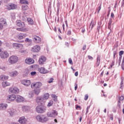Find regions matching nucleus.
I'll return each mask as SVG.
<instances>
[{
  "label": "nucleus",
  "mask_w": 124,
  "mask_h": 124,
  "mask_svg": "<svg viewBox=\"0 0 124 124\" xmlns=\"http://www.w3.org/2000/svg\"><path fill=\"white\" fill-rule=\"evenodd\" d=\"M87 57H88L89 60L93 61V57H92L91 56H90V55H88Z\"/></svg>",
  "instance_id": "864d4df0"
},
{
  "label": "nucleus",
  "mask_w": 124,
  "mask_h": 124,
  "mask_svg": "<svg viewBox=\"0 0 124 124\" xmlns=\"http://www.w3.org/2000/svg\"><path fill=\"white\" fill-rule=\"evenodd\" d=\"M8 112L9 113L10 116H13V115H14V110L13 109H10L8 110Z\"/></svg>",
  "instance_id": "58836bf2"
},
{
  "label": "nucleus",
  "mask_w": 124,
  "mask_h": 124,
  "mask_svg": "<svg viewBox=\"0 0 124 124\" xmlns=\"http://www.w3.org/2000/svg\"><path fill=\"white\" fill-rule=\"evenodd\" d=\"M22 84H23V85L24 86L29 87V86H30V85L31 84V80L28 79H24L22 81Z\"/></svg>",
  "instance_id": "9d476101"
},
{
  "label": "nucleus",
  "mask_w": 124,
  "mask_h": 124,
  "mask_svg": "<svg viewBox=\"0 0 124 124\" xmlns=\"http://www.w3.org/2000/svg\"><path fill=\"white\" fill-rule=\"evenodd\" d=\"M60 3H58L57 4V12H59V11H60Z\"/></svg>",
  "instance_id": "09e8293b"
},
{
  "label": "nucleus",
  "mask_w": 124,
  "mask_h": 124,
  "mask_svg": "<svg viewBox=\"0 0 124 124\" xmlns=\"http://www.w3.org/2000/svg\"><path fill=\"white\" fill-rule=\"evenodd\" d=\"M112 18H109V20L108 21V30H110L111 31V25H112Z\"/></svg>",
  "instance_id": "a878e982"
},
{
  "label": "nucleus",
  "mask_w": 124,
  "mask_h": 124,
  "mask_svg": "<svg viewBox=\"0 0 124 124\" xmlns=\"http://www.w3.org/2000/svg\"><path fill=\"white\" fill-rule=\"evenodd\" d=\"M20 2L22 4H28L29 3V2L27 0H20Z\"/></svg>",
  "instance_id": "2f4dec72"
},
{
  "label": "nucleus",
  "mask_w": 124,
  "mask_h": 124,
  "mask_svg": "<svg viewBox=\"0 0 124 124\" xmlns=\"http://www.w3.org/2000/svg\"><path fill=\"white\" fill-rule=\"evenodd\" d=\"M36 119L38 122H40V123H46V122H48V121H49L48 117L42 114L36 116Z\"/></svg>",
  "instance_id": "f257e3e1"
},
{
  "label": "nucleus",
  "mask_w": 124,
  "mask_h": 124,
  "mask_svg": "<svg viewBox=\"0 0 124 124\" xmlns=\"http://www.w3.org/2000/svg\"><path fill=\"white\" fill-rule=\"evenodd\" d=\"M53 103L54 102H53V101H49V102L47 105V107H50V106H52L53 105Z\"/></svg>",
  "instance_id": "a19ab883"
},
{
  "label": "nucleus",
  "mask_w": 124,
  "mask_h": 124,
  "mask_svg": "<svg viewBox=\"0 0 124 124\" xmlns=\"http://www.w3.org/2000/svg\"><path fill=\"white\" fill-rule=\"evenodd\" d=\"M101 9V4H100V6L98 7L97 10V13L98 14L99 13V12L100 11Z\"/></svg>",
  "instance_id": "37998d69"
},
{
  "label": "nucleus",
  "mask_w": 124,
  "mask_h": 124,
  "mask_svg": "<svg viewBox=\"0 0 124 124\" xmlns=\"http://www.w3.org/2000/svg\"><path fill=\"white\" fill-rule=\"evenodd\" d=\"M38 71L40 73H42L43 74H45L46 73H47L48 72V71L46 69H45L44 67H41L38 69Z\"/></svg>",
  "instance_id": "a211bd4d"
},
{
  "label": "nucleus",
  "mask_w": 124,
  "mask_h": 124,
  "mask_svg": "<svg viewBox=\"0 0 124 124\" xmlns=\"http://www.w3.org/2000/svg\"><path fill=\"white\" fill-rule=\"evenodd\" d=\"M8 100L9 101H14L16 99V95L14 94L9 95L7 98Z\"/></svg>",
  "instance_id": "f3484780"
},
{
  "label": "nucleus",
  "mask_w": 124,
  "mask_h": 124,
  "mask_svg": "<svg viewBox=\"0 0 124 124\" xmlns=\"http://www.w3.org/2000/svg\"><path fill=\"white\" fill-rule=\"evenodd\" d=\"M117 106L118 107H119V109H121V101L120 100L118 101Z\"/></svg>",
  "instance_id": "c03bdc74"
},
{
  "label": "nucleus",
  "mask_w": 124,
  "mask_h": 124,
  "mask_svg": "<svg viewBox=\"0 0 124 124\" xmlns=\"http://www.w3.org/2000/svg\"><path fill=\"white\" fill-rule=\"evenodd\" d=\"M100 63V56L99 55H98L97 57V61H96V64L97 66L99 65Z\"/></svg>",
  "instance_id": "cd10ccee"
},
{
  "label": "nucleus",
  "mask_w": 124,
  "mask_h": 124,
  "mask_svg": "<svg viewBox=\"0 0 124 124\" xmlns=\"http://www.w3.org/2000/svg\"><path fill=\"white\" fill-rule=\"evenodd\" d=\"M16 5L14 3L9 4L7 6V9L8 10H11L13 9H16Z\"/></svg>",
  "instance_id": "9b49d317"
},
{
  "label": "nucleus",
  "mask_w": 124,
  "mask_h": 124,
  "mask_svg": "<svg viewBox=\"0 0 124 124\" xmlns=\"http://www.w3.org/2000/svg\"><path fill=\"white\" fill-rule=\"evenodd\" d=\"M28 8H29V7L27 5H23L22 7V10H24V11H25V10H27Z\"/></svg>",
  "instance_id": "4c0bfd02"
},
{
  "label": "nucleus",
  "mask_w": 124,
  "mask_h": 124,
  "mask_svg": "<svg viewBox=\"0 0 124 124\" xmlns=\"http://www.w3.org/2000/svg\"><path fill=\"white\" fill-rule=\"evenodd\" d=\"M27 36V34H25L24 33H20L18 35V39H23V38H25Z\"/></svg>",
  "instance_id": "4be33fe9"
},
{
  "label": "nucleus",
  "mask_w": 124,
  "mask_h": 124,
  "mask_svg": "<svg viewBox=\"0 0 124 124\" xmlns=\"http://www.w3.org/2000/svg\"><path fill=\"white\" fill-rule=\"evenodd\" d=\"M101 26V21L98 22V26H97V31L98 32H99V31H100V26Z\"/></svg>",
  "instance_id": "72a5a7b5"
},
{
  "label": "nucleus",
  "mask_w": 124,
  "mask_h": 124,
  "mask_svg": "<svg viewBox=\"0 0 124 124\" xmlns=\"http://www.w3.org/2000/svg\"><path fill=\"white\" fill-rule=\"evenodd\" d=\"M91 26V30H93V28L94 27L95 24H94V21H93V19H92L90 24V27Z\"/></svg>",
  "instance_id": "c9c22d12"
},
{
  "label": "nucleus",
  "mask_w": 124,
  "mask_h": 124,
  "mask_svg": "<svg viewBox=\"0 0 124 124\" xmlns=\"http://www.w3.org/2000/svg\"><path fill=\"white\" fill-rule=\"evenodd\" d=\"M17 75H18V72L17 71H14L11 74L12 77H16Z\"/></svg>",
  "instance_id": "c85d7f7f"
},
{
  "label": "nucleus",
  "mask_w": 124,
  "mask_h": 124,
  "mask_svg": "<svg viewBox=\"0 0 124 124\" xmlns=\"http://www.w3.org/2000/svg\"><path fill=\"white\" fill-rule=\"evenodd\" d=\"M17 31H23V29L22 28H17Z\"/></svg>",
  "instance_id": "69168bd1"
},
{
  "label": "nucleus",
  "mask_w": 124,
  "mask_h": 124,
  "mask_svg": "<svg viewBox=\"0 0 124 124\" xmlns=\"http://www.w3.org/2000/svg\"><path fill=\"white\" fill-rule=\"evenodd\" d=\"M31 109V108H30V106H24L22 107V111L23 112H28L30 111V109Z\"/></svg>",
  "instance_id": "aec40b11"
},
{
  "label": "nucleus",
  "mask_w": 124,
  "mask_h": 124,
  "mask_svg": "<svg viewBox=\"0 0 124 124\" xmlns=\"http://www.w3.org/2000/svg\"><path fill=\"white\" fill-rule=\"evenodd\" d=\"M34 93L35 94H39V93H40V90L39 89H35L34 90Z\"/></svg>",
  "instance_id": "e433bc0d"
},
{
  "label": "nucleus",
  "mask_w": 124,
  "mask_h": 124,
  "mask_svg": "<svg viewBox=\"0 0 124 124\" xmlns=\"http://www.w3.org/2000/svg\"><path fill=\"white\" fill-rule=\"evenodd\" d=\"M33 40L35 43H40L41 42V38L37 36L33 37Z\"/></svg>",
  "instance_id": "dca6fc26"
},
{
  "label": "nucleus",
  "mask_w": 124,
  "mask_h": 124,
  "mask_svg": "<svg viewBox=\"0 0 124 124\" xmlns=\"http://www.w3.org/2000/svg\"><path fill=\"white\" fill-rule=\"evenodd\" d=\"M75 85H76V86L75 87V91H77V88H78L77 86H78V85L77 84V83H75Z\"/></svg>",
  "instance_id": "338daca9"
},
{
  "label": "nucleus",
  "mask_w": 124,
  "mask_h": 124,
  "mask_svg": "<svg viewBox=\"0 0 124 124\" xmlns=\"http://www.w3.org/2000/svg\"><path fill=\"white\" fill-rule=\"evenodd\" d=\"M76 109H78V108L79 109H81V107L78 105H76Z\"/></svg>",
  "instance_id": "052dcab7"
},
{
  "label": "nucleus",
  "mask_w": 124,
  "mask_h": 124,
  "mask_svg": "<svg viewBox=\"0 0 124 124\" xmlns=\"http://www.w3.org/2000/svg\"><path fill=\"white\" fill-rule=\"evenodd\" d=\"M25 62L27 64H32V63H34V60L31 58H28L25 60Z\"/></svg>",
  "instance_id": "4468645a"
},
{
  "label": "nucleus",
  "mask_w": 124,
  "mask_h": 124,
  "mask_svg": "<svg viewBox=\"0 0 124 124\" xmlns=\"http://www.w3.org/2000/svg\"><path fill=\"white\" fill-rule=\"evenodd\" d=\"M25 41L26 42H31V40H30L29 38H27L26 39Z\"/></svg>",
  "instance_id": "5fc2aeb1"
},
{
  "label": "nucleus",
  "mask_w": 124,
  "mask_h": 124,
  "mask_svg": "<svg viewBox=\"0 0 124 124\" xmlns=\"http://www.w3.org/2000/svg\"><path fill=\"white\" fill-rule=\"evenodd\" d=\"M87 47V46L86 45H84L83 46L82 50L83 51H85L86 50V48Z\"/></svg>",
  "instance_id": "13d9d810"
},
{
  "label": "nucleus",
  "mask_w": 124,
  "mask_h": 124,
  "mask_svg": "<svg viewBox=\"0 0 124 124\" xmlns=\"http://www.w3.org/2000/svg\"><path fill=\"white\" fill-rule=\"evenodd\" d=\"M88 98H89V95H88V94H86L85 95L84 100H88Z\"/></svg>",
  "instance_id": "3c124183"
},
{
  "label": "nucleus",
  "mask_w": 124,
  "mask_h": 124,
  "mask_svg": "<svg viewBox=\"0 0 124 124\" xmlns=\"http://www.w3.org/2000/svg\"><path fill=\"white\" fill-rule=\"evenodd\" d=\"M111 7H109L108 8V15H107V17H109V16L110 15V12H111Z\"/></svg>",
  "instance_id": "79ce46f5"
},
{
  "label": "nucleus",
  "mask_w": 124,
  "mask_h": 124,
  "mask_svg": "<svg viewBox=\"0 0 124 124\" xmlns=\"http://www.w3.org/2000/svg\"><path fill=\"white\" fill-rule=\"evenodd\" d=\"M124 50H121L119 52V56H122V55H124Z\"/></svg>",
  "instance_id": "8fccbe9b"
},
{
  "label": "nucleus",
  "mask_w": 124,
  "mask_h": 124,
  "mask_svg": "<svg viewBox=\"0 0 124 124\" xmlns=\"http://www.w3.org/2000/svg\"><path fill=\"white\" fill-rule=\"evenodd\" d=\"M16 102H18V103L20 102H23V101H24V97L20 95H17L16 98Z\"/></svg>",
  "instance_id": "ddd939ff"
},
{
  "label": "nucleus",
  "mask_w": 124,
  "mask_h": 124,
  "mask_svg": "<svg viewBox=\"0 0 124 124\" xmlns=\"http://www.w3.org/2000/svg\"><path fill=\"white\" fill-rule=\"evenodd\" d=\"M46 106L45 105H39L36 108V111L39 114H42V113H45L46 111Z\"/></svg>",
  "instance_id": "f03ea898"
},
{
  "label": "nucleus",
  "mask_w": 124,
  "mask_h": 124,
  "mask_svg": "<svg viewBox=\"0 0 124 124\" xmlns=\"http://www.w3.org/2000/svg\"><path fill=\"white\" fill-rule=\"evenodd\" d=\"M39 64H43L46 62V57L44 56H42L39 59Z\"/></svg>",
  "instance_id": "1a4fd4ad"
},
{
  "label": "nucleus",
  "mask_w": 124,
  "mask_h": 124,
  "mask_svg": "<svg viewBox=\"0 0 124 124\" xmlns=\"http://www.w3.org/2000/svg\"><path fill=\"white\" fill-rule=\"evenodd\" d=\"M110 18H114V13H111Z\"/></svg>",
  "instance_id": "0e129e2a"
},
{
  "label": "nucleus",
  "mask_w": 124,
  "mask_h": 124,
  "mask_svg": "<svg viewBox=\"0 0 124 124\" xmlns=\"http://www.w3.org/2000/svg\"><path fill=\"white\" fill-rule=\"evenodd\" d=\"M51 97L53 98L54 101H58V96L56 94H52Z\"/></svg>",
  "instance_id": "473e14b6"
},
{
  "label": "nucleus",
  "mask_w": 124,
  "mask_h": 124,
  "mask_svg": "<svg viewBox=\"0 0 124 124\" xmlns=\"http://www.w3.org/2000/svg\"><path fill=\"white\" fill-rule=\"evenodd\" d=\"M16 25L17 26V27H19V28H22V29H23V28L25 27V23H24V22H21L20 23L16 24Z\"/></svg>",
  "instance_id": "bb28decb"
},
{
  "label": "nucleus",
  "mask_w": 124,
  "mask_h": 124,
  "mask_svg": "<svg viewBox=\"0 0 124 124\" xmlns=\"http://www.w3.org/2000/svg\"><path fill=\"white\" fill-rule=\"evenodd\" d=\"M2 86L3 88H5V87H7V86H10V83L7 81H3L2 83Z\"/></svg>",
  "instance_id": "b1692460"
},
{
  "label": "nucleus",
  "mask_w": 124,
  "mask_h": 124,
  "mask_svg": "<svg viewBox=\"0 0 124 124\" xmlns=\"http://www.w3.org/2000/svg\"><path fill=\"white\" fill-rule=\"evenodd\" d=\"M21 22V20H16V25H17V24H20Z\"/></svg>",
  "instance_id": "e2e57ef3"
},
{
  "label": "nucleus",
  "mask_w": 124,
  "mask_h": 124,
  "mask_svg": "<svg viewBox=\"0 0 124 124\" xmlns=\"http://www.w3.org/2000/svg\"><path fill=\"white\" fill-rule=\"evenodd\" d=\"M8 79V76H4L2 75L0 76V80L1 81H5Z\"/></svg>",
  "instance_id": "412c9836"
},
{
  "label": "nucleus",
  "mask_w": 124,
  "mask_h": 124,
  "mask_svg": "<svg viewBox=\"0 0 124 124\" xmlns=\"http://www.w3.org/2000/svg\"><path fill=\"white\" fill-rule=\"evenodd\" d=\"M35 74H36V72H35V71L31 72V76H34L35 75Z\"/></svg>",
  "instance_id": "a18cd8bd"
},
{
  "label": "nucleus",
  "mask_w": 124,
  "mask_h": 124,
  "mask_svg": "<svg viewBox=\"0 0 124 124\" xmlns=\"http://www.w3.org/2000/svg\"><path fill=\"white\" fill-rule=\"evenodd\" d=\"M25 72V76H27L28 75L29 73H30V71L28 70H26Z\"/></svg>",
  "instance_id": "de8ad7c7"
},
{
  "label": "nucleus",
  "mask_w": 124,
  "mask_h": 124,
  "mask_svg": "<svg viewBox=\"0 0 124 124\" xmlns=\"http://www.w3.org/2000/svg\"><path fill=\"white\" fill-rule=\"evenodd\" d=\"M0 57L1 59H6L9 57V54L7 51H2L0 53Z\"/></svg>",
  "instance_id": "423d86ee"
},
{
  "label": "nucleus",
  "mask_w": 124,
  "mask_h": 124,
  "mask_svg": "<svg viewBox=\"0 0 124 124\" xmlns=\"http://www.w3.org/2000/svg\"><path fill=\"white\" fill-rule=\"evenodd\" d=\"M49 96H50V94H49V93H46L44 94L43 96L42 97H43V99H44V100L46 102V100H47V99L49 98Z\"/></svg>",
  "instance_id": "5701e85b"
},
{
  "label": "nucleus",
  "mask_w": 124,
  "mask_h": 124,
  "mask_svg": "<svg viewBox=\"0 0 124 124\" xmlns=\"http://www.w3.org/2000/svg\"><path fill=\"white\" fill-rule=\"evenodd\" d=\"M124 97L123 96H121L120 98H119V100L120 101H121V100H124Z\"/></svg>",
  "instance_id": "4d7b16f0"
},
{
  "label": "nucleus",
  "mask_w": 124,
  "mask_h": 124,
  "mask_svg": "<svg viewBox=\"0 0 124 124\" xmlns=\"http://www.w3.org/2000/svg\"><path fill=\"white\" fill-rule=\"evenodd\" d=\"M8 62L12 64L16 63V62H18V57L15 56H12L9 58Z\"/></svg>",
  "instance_id": "20e7f679"
},
{
  "label": "nucleus",
  "mask_w": 124,
  "mask_h": 124,
  "mask_svg": "<svg viewBox=\"0 0 124 124\" xmlns=\"http://www.w3.org/2000/svg\"><path fill=\"white\" fill-rule=\"evenodd\" d=\"M2 28H3V25L1 23H0V30H1Z\"/></svg>",
  "instance_id": "774afa93"
},
{
  "label": "nucleus",
  "mask_w": 124,
  "mask_h": 124,
  "mask_svg": "<svg viewBox=\"0 0 124 124\" xmlns=\"http://www.w3.org/2000/svg\"><path fill=\"white\" fill-rule=\"evenodd\" d=\"M10 92L12 93H19V89L17 87L11 88L10 89Z\"/></svg>",
  "instance_id": "f8f14e48"
},
{
  "label": "nucleus",
  "mask_w": 124,
  "mask_h": 124,
  "mask_svg": "<svg viewBox=\"0 0 124 124\" xmlns=\"http://www.w3.org/2000/svg\"><path fill=\"white\" fill-rule=\"evenodd\" d=\"M41 86H42V83L41 82H37L35 83H32L31 84V88L32 89H39V88H41Z\"/></svg>",
  "instance_id": "39448f33"
},
{
  "label": "nucleus",
  "mask_w": 124,
  "mask_h": 124,
  "mask_svg": "<svg viewBox=\"0 0 124 124\" xmlns=\"http://www.w3.org/2000/svg\"><path fill=\"white\" fill-rule=\"evenodd\" d=\"M124 77H121V81L120 83V88L121 89H123V85H124Z\"/></svg>",
  "instance_id": "7c9ffc66"
},
{
  "label": "nucleus",
  "mask_w": 124,
  "mask_h": 124,
  "mask_svg": "<svg viewBox=\"0 0 124 124\" xmlns=\"http://www.w3.org/2000/svg\"><path fill=\"white\" fill-rule=\"evenodd\" d=\"M65 24L66 25V28H68V24H67V20H65Z\"/></svg>",
  "instance_id": "680f3d73"
},
{
  "label": "nucleus",
  "mask_w": 124,
  "mask_h": 124,
  "mask_svg": "<svg viewBox=\"0 0 124 124\" xmlns=\"http://www.w3.org/2000/svg\"><path fill=\"white\" fill-rule=\"evenodd\" d=\"M121 67H122V69L123 70H124V56L123 58Z\"/></svg>",
  "instance_id": "ea45409f"
},
{
  "label": "nucleus",
  "mask_w": 124,
  "mask_h": 124,
  "mask_svg": "<svg viewBox=\"0 0 124 124\" xmlns=\"http://www.w3.org/2000/svg\"><path fill=\"white\" fill-rule=\"evenodd\" d=\"M69 63L70 64H73V62H72V59H71V58H69Z\"/></svg>",
  "instance_id": "49530a36"
},
{
  "label": "nucleus",
  "mask_w": 124,
  "mask_h": 124,
  "mask_svg": "<svg viewBox=\"0 0 124 124\" xmlns=\"http://www.w3.org/2000/svg\"><path fill=\"white\" fill-rule=\"evenodd\" d=\"M53 80H54V78H50V80L48 81V83H49V84H51V83L53 82Z\"/></svg>",
  "instance_id": "603ef678"
},
{
  "label": "nucleus",
  "mask_w": 124,
  "mask_h": 124,
  "mask_svg": "<svg viewBox=\"0 0 124 124\" xmlns=\"http://www.w3.org/2000/svg\"><path fill=\"white\" fill-rule=\"evenodd\" d=\"M124 0H123L121 3V7H124Z\"/></svg>",
  "instance_id": "bf43d9fd"
},
{
  "label": "nucleus",
  "mask_w": 124,
  "mask_h": 124,
  "mask_svg": "<svg viewBox=\"0 0 124 124\" xmlns=\"http://www.w3.org/2000/svg\"><path fill=\"white\" fill-rule=\"evenodd\" d=\"M0 22L2 25H6V19L4 18H1Z\"/></svg>",
  "instance_id": "c756f323"
},
{
  "label": "nucleus",
  "mask_w": 124,
  "mask_h": 124,
  "mask_svg": "<svg viewBox=\"0 0 124 124\" xmlns=\"http://www.w3.org/2000/svg\"><path fill=\"white\" fill-rule=\"evenodd\" d=\"M13 46L14 48H20V47L22 46V44L19 43H14L13 44Z\"/></svg>",
  "instance_id": "393cba45"
},
{
  "label": "nucleus",
  "mask_w": 124,
  "mask_h": 124,
  "mask_svg": "<svg viewBox=\"0 0 124 124\" xmlns=\"http://www.w3.org/2000/svg\"><path fill=\"white\" fill-rule=\"evenodd\" d=\"M27 21L30 25H32L33 24V20L31 18H28Z\"/></svg>",
  "instance_id": "f704fd0d"
},
{
  "label": "nucleus",
  "mask_w": 124,
  "mask_h": 124,
  "mask_svg": "<svg viewBox=\"0 0 124 124\" xmlns=\"http://www.w3.org/2000/svg\"><path fill=\"white\" fill-rule=\"evenodd\" d=\"M18 122L20 124H25L27 123V119L25 118V117H20L18 120Z\"/></svg>",
  "instance_id": "2eb2a0df"
},
{
  "label": "nucleus",
  "mask_w": 124,
  "mask_h": 124,
  "mask_svg": "<svg viewBox=\"0 0 124 124\" xmlns=\"http://www.w3.org/2000/svg\"><path fill=\"white\" fill-rule=\"evenodd\" d=\"M31 51L34 52V53H38L40 51V46H35L32 47Z\"/></svg>",
  "instance_id": "6e6552de"
},
{
  "label": "nucleus",
  "mask_w": 124,
  "mask_h": 124,
  "mask_svg": "<svg viewBox=\"0 0 124 124\" xmlns=\"http://www.w3.org/2000/svg\"><path fill=\"white\" fill-rule=\"evenodd\" d=\"M36 102L38 105H45V101L42 96H38L36 98Z\"/></svg>",
  "instance_id": "7ed1b4c3"
},
{
  "label": "nucleus",
  "mask_w": 124,
  "mask_h": 124,
  "mask_svg": "<svg viewBox=\"0 0 124 124\" xmlns=\"http://www.w3.org/2000/svg\"><path fill=\"white\" fill-rule=\"evenodd\" d=\"M8 106L6 104H0V110H6Z\"/></svg>",
  "instance_id": "6ab92c4d"
},
{
  "label": "nucleus",
  "mask_w": 124,
  "mask_h": 124,
  "mask_svg": "<svg viewBox=\"0 0 124 124\" xmlns=\"http://www.w3.org/2000/svg\"><path fill=\"white\" fill-rule=\"evenodd\" d=\"M67 34V35H70L71 34V30H68Z\"/></svg>",
  "instance_id": "6e6d98bb"
},
{
  "label": "nucleus",
  "mask_w": 124,
  "mask_h": 124,
  "mask_svg": "<svg viewBox=\"0 0 124 124\" xmlns=\"http://www.w3.org/2000/svg\"><path fill=\"white\" fill-rule=\"evenodd\" d=\"M47 115L48 117L54 118L55 116H57V115H58V111L54 110L51 112H47Z\"/></svg>",
  "instance_id": "0eeeda50"
}]
</instances>
